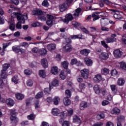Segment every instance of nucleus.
<instances>
[{
  "label": "nucleus",
  "instance_id": "nucleus-50",
  "mask_svg": "<svg viewBox=\"0 0 126 126\" xmlns=\"http://www.w3.org/2000/svg\"><path fill=\"white\" fill-rule=\"evenodd\" d=\"M65 95L67 98H69L71 96V92L69 90H67L65 91Z\"/></svg>",
  "mask_w": 126,
  "mask_h": 126
},
{
  "label": "nucleus",
  "instance_id": "nucleus-18",
  "mask_svg": "<svg viewBox=\"0 0 126 126\" xmlns=\"http://www.w3.org/2000/svg\"><path fill=\"white\" fill-rule=\"evenodd\" d=\"M125 83H126V81L125 80V79L123 78H120L118 79L117 81V85H118L119 86H123V85H125Z\"/></svg>",
  "mask_w": 126,
  "mask_h": 126
},
{
  "label": "nucleus",
  "instance_id": "nucleus-15",
  "mask_svg": "<svg viewBox=\"0 0 126 126\" xmlns=\"http://www.w3.org/2000/svg\"><path fill=\"white\" fill-rule=\"evenodd\" d=\"M94 90L95 94L99 95L101 94V90L100 89V87L98 85H95L94 86Z\"/></svg>",
  "mask_w": 126,
  "mask_h": 126
},
{
  "label": "nucleus",
  "instance_id": "nucleus-11",
  "mask_svg": "<svg viewBox=\"0 0 126 126\" xmlns=\"http://www.w3.org/2000/svg\"><path fill=\"white\" fill-rule=\"evenodd\" d=\"M47 48L48 51H50V52H53V51H55V50H56L57 45L55 43H52L47 45Z\"/></svg>",
  "mask_w": 126,
  "mask_h": 126
},
{
  "label": "nucleus",
  "instance_id": "nucleus-63",
  "mask_svg": "<svg viewBox=\"0 0 126 126\" xmlns=\"http://www.w3.org/2000/svg\"><path fill=\"white\" fill-rule=\"evenodd\" d=\"M77 63V60H76V59H73L71 60V62L70 63L73 65V64H76Z\"/></svg>",
  "mask_w": 126,
  "mask_h": 126
},
{
  "label": "nucleus",
  "instance_id": "nucleus-2",
  "mask_svg": "<svg viewBox=\"0 0 126 126\" xmlns=\"http://www.w3.org/2000/svg\"><path fill=\"white\" fill-rule=\"evenodd\" d=\"M32 15H39L38 19L41 21H46V17L43 14V11L41 10H33L32 12Z\"/></svg>",
  "mask_w": 126,
  "mask_h": 126
},
{
  "label": "nucleus",
  "instance_id": "nucleus-44",
  "mask_svg": "<svg viewBox=\"0 0 126 126\" xmlns=\"http://www.w3.org/2000/svg\"><path fill=\"white\" fill-rule=\"evenodd\" d=\"M61 119L59 120L60 124H63L64 122V115H63V113H61L60 115Z\"/></svg>",
  "mask_w": 126,
  "mask_h": 126
},
{
  "label": "nucleus",
  "instance_id": "nucleus-37",
  "mask_svg": "<svg viewBox=\"0 0 126 126\" xmlns=\"http://www.w3.org/2000/svg\"><path fill=\"white\" fill-rule=\"evenodd\" d=\"M39 76L42 78H45L46 77V71L44 70H39Z\"/></svg>",
  "mask_w": 126,
  "mask_h": 126
},
{
  "label": "nucleus",
  "instance_id": "nucleus-45",
  "mask_svg": "<svg viewBox=\"0 0 126 126\" xmlns=\"http://www.w3.org/2000/svg\"><path fill=\"white\" fill-rule=\"evenodd\" d=\"M117 120L119 123H120V122H123V121H125V116L120 115L119 116H118Z\"/></svg>",
  "mask_w": 126,
  "mask_h": 126
},
{
  "label": "nucleus",
  "instance_id": "nucleus-25",
  "mask_svg": "<svg viewBox=\"0 0 126 126\" xmlns=\"http://www.w3.org/2000/svg\"><path fill=\"white\" fill-rule=\"evenodd\" d=\"M52 114L54 116H58L59 114H61V111L58 108H53L52 111Z\"/></svg>",
  "mask_w": 126,
  "mask_h": 126
},
{
  "label": "nucleus",
  "instance_id": "nucleus-23",
  "mask_svg": "<svg viewBox=\"0 0 126 126\" xmlns=\"http://www.w3.org/2000/svg\"><path fill=\"white\" fill-rule=\"evenodd\" d=\"M100 58L101 60H107L109 58V54L107 53L103 52L100 54Z\"/></svg>",
  "mask_w": 126,
  "mask_h": 126
},
{
  "label": "nucleus",
  "instance_id": "nucleus-55",
  "mask_svg": "<svg viewBox=\"0 0 126 126\" xmlns=\"http://www.w3.org/2000/svg\"><path fill=\"white\" fill-rule=\"evenodd\" d=\"M27 118L28 120H34L35 119V115L33 114H30L28 116Z\"/></svg>",
  "mask_w": 126,
  "mask_h": 126
},
{
  "label": "nucleus",
  "instance_id": "nucleus-4",
  "mask_svg": "<svg viewBox=\"0 0 126 126\" xmlns=\"http://www.w3.org/2000/svg\"><path fill=\"white\" fill-rule=\"evenodd\" d=\"M47 18L48 20L46 22V24L48 26H50V27H52L53 26V24H54V20L56 19L55 16L51 15H47Z\"/></svg>",
  "mask_w": 126,
  "mask_h": 126
},
{
  "label": "nucleus",
  "instance_id": "nucleus-61",
  "mask_svg": "<svg viewBox=\"0 0 126 126\" xmlns=\"http://www.w3.org/2000/svg\"><path fill=\"white\" fill-rule=\"evenodd\" d=\"M92 126H103V123L102 122H97L94 123Z\"/></svg>",
  "mask_w": 126,
  "mask_h": 126
},
{
  "label": "nucleus",
  "instance_id": "nucleus-27",
  "mask_svg": "<svg viewBox=\"0 0 126 126\" xmlns=\"http://www.w3.org/2000/svg\"><path fill=\"white\" fill-rule=\"evenodd\" d=\"M41 64L44 67V68H47L48 67V61L45 59H43L41 60Z\"/></svg>",
  "mask_w": 126,
  "mask_h": 126
},
{
  "label": "nucleus",
  "instance_id": "nucleus-33",
  "mask_svg": "<svg viewBox=\"0 0 126 126\" xmlns=\"http://www.w3.org/2000/svg\"><path fill=\"white\" fill-rule=\"evenodd\" d=\"M6 103L7 105H9V106H13V105H14V101L11 98L7 99L6 101Z\"/></svg>",
  "mask_w": 126,
  "mask_h": 126
},
{
  "label": "nucleus",
  "instance_id": "nucleus-42",
  "mask_svg": "<svg viewBox=\"0 0 126 126\" xmlns=\"http://www.w3.org/2000/svg\"><path fill=\"white\" fill-rule=\"evenodd\" d=\"M10 66V65L9 64L5 63L3 65V69L2 71H6L7 69H8V67Z\"/></svg>",
  "mask_w": 126,
  "mask_h": 126
},
{
  "label": "nucleus",
  "instance_id": "nucleus-31",
  "mask_svg": "<svg viewBox=\"0 0 126 126\" xmlns=\"http://www.w3.org/2000/svg\"><path fill=\"white\" fill-rule=\"evenodd\" d=\"M39 53L41 56H46L48 53V51H47L45 49L43 48L39 50Z\"/></svg>",
  "mask_w": 126,
  "mask_h": 126
},
{
  "label": "nucleus",
  "instance_id": "nucleus-56",
  "mask_svg": "<svg viewBox=\"0 0 126 126\" xmlns=\"http://www.w3.org/2000/svg\"><path fill=\"white\" fill-rule=\"evenodd\" d=\"M101 44L103 47L105 48L106 49H108L109 48V46H108V44H106V42L104 41H101Z\"/></svg>",
  "mask_w": 126,
  "mask_h": 126
},
{
  "label": "nucleus",
  "instance_id": "nucleus-19",
  "mask_svg": "<svg viewBox=\"0 0 126 126\" xmlns=\"http://www.w3.org/2000/svg\"><path fill=\"white\" fill-rule=\"evenodd\" d=\"M63 103L65 106H69V105H70L71 101L68 97H65L63 99Z\"/></svg>",
  "mask_w": 126,
  "mask_h": 126
},
{
  "label": "nucleus",
  "instance_id": "nucleus-14",
  "mask_svg": "<svg viewBox=\"0 0 126 126\" xmlns=\"http://www.w3.org/2000/svg\"><path fill=\"white\" fill-rule=\"evenodd\" d=\"M94 82L99 83V82L102 80V76L100 74L95 75L94 78Z\"/></svg>",
  "mask_w": 126,
  "mask_h": 126
},
{
  "label": "nucleus",
  "instance_id": "nucleus-8",
  "mask_svg": "<svg viewBox=\"0 0 126 126\" xmlns=\"http://www.w3.org/2000/svg\"><path fill=\"white\" fill-rule=\"evenodd\" d=\"M113 55L115 58L119 59L121 58L123 55H124V53L122 52V51L117 49L114 51Z\"/></svg>",
  "mask_w": 126,
  "mask_h": 126
},
{
  "label": "nucleus",
  "instance_id": "nucleus-49",
  "mask_svg": "<svg viewBox=\"0 0 126 126\" xmlns=\"http://www.w3.org/2000/svg\"><path fill=\"white\" fill-rule=\"evenodd\" d=\"M24 73L27 75H30V74H32V71L30 69H27L24 70Z\"/></svg>",
  "mask_w": 126,
  "mask_h": 126
},
{
  "label": "nucleus",
  "instance_id": "nucleus-51",
  "mask_svg": "<svg viewBox=\"0 0 126 126\" xmlns=\"http://www.w3.org/2000/svg\"><path fill=\"white\" fill-rule=\"evenodd\" d=\"M120 66L121 68L124 70H126V63L125 62H122L120 64Z\"/></svg>",
  "mask_w": 126,
  "mask_h": 126
},
{
  "label": "nucleus",
  "instance_id": "nucleus-43",
  "mask_svg": "<svg viewBox=\"0 0 126 126\" xmlns=\"http://www.w3.org/2000/svg\"><path fill=\"white\" fill-rule=\"evenodd\" d=\"M62 64L65 69H66L68 67V63L66 61H64L62 63Z\"/></svg>",
  "mask_w": 126,
  "mask_h": 126
},
{
  "label": "nucleus",
  "instance_id": "nucleus-57",
  "mask_svg": "<svg viewBox=\"0 0 126 126\" xmlns=\"http://www.w3.org/2000/svg\"><path fill=\"white\" fill-rule=\"evenodd\" d=\"M104 118H105L104 114H98L96 116V119L98 120H101V119H104Z\"/></svg>",
  "mask_w": 126,
  "mask_h": 126
},
{
  "label": "nucleus",
  "instance_id": "nucleus-29",
  "mask_svg": "<svg viewBox=\"0 0 126 126\" xmlns=\"http://www.w3.org/2000/svg\"><path fill=\"white\" fill-rule=\"evenodd\" d=\"M81 12V8H78L76 9L73 14L74 16H79V15L80 14V13Z\"/></svg>",
  "mask_w": 126,
  "mask_h": 126
},
{
  "label": "nucleus",
  "instance_id": "nucleus-7",
  "mask_svg": "<svg viewBox=\"0 0 126 126\" xmlns=\"http://www.w3.org/2000/svg\"><path fill=\"white\" fill-rule=\"evenodd\" d=\"M81 73L83 78L87 79V78H88V76L89 75V70L87 69H82L81 70Z\"/></svg>",
  "mask_w": 126,
  "mask_h": 126
},
{
  "label": "nucleus",
  "instance_id": "nucleus-53",
  "mask_svg": "<svg viewBox=\"0 0 126 126\" xmlns=\"http://www.w3.org/2000/svg\"><path fill=\"white\" fill-rule=\"evenodd\" d=\"M27 86H29L31 87V86H33V81L32 80H28L27 81Z\"/></svg>",
  "mask_w": 126,
  "mask_h": 126
},
{
  "label": "nucleus",
  "instance_id": "nucleus-17",
  "mask_svg": "<svg viewBox=\"0 0 126 126\" xmlns=\"http://www.w3.org/2000/svg\"><path fill=\"white\" fill-rule=\"evenodd\" d=\"M89 54H90V50L89 49H83L80 51V54L86 57H87Z\"/></svg>",
  "mask_w": 126,
  "mask_h": 126
},
{
  "label": "nucleus",
  "instance_id": "nucleus-21",
  "mask_svg": "<svg viewBox=\"0 0 126 126\" xmlns=\"http://www.w3.org/2000/svg\"><path fill=\"white\" fill-rule=\"evenodd\" d=\"M51 73H52V74L56 75L59 72L58 67H57L56 66L52 67L51 68Z\"/></svg>",
  "mask_w": 126,
  "mask_h": 126
},
{
  "label": "nucleus",
  "instance_id": "nucleus-38",
  "mask_svg": "<svg viewBox=\"0 0 126 126\" xmlns=\"http://www.w3.org/2000/svg\"><path fill=\"white\" fill-rule=\"evenodd\" d=\"M16 97L18 100H22V99L24 98V95L21 94H17Z\"/></svg>",
  "mask_w": 126,
  "mask_h": 126
},
{
  "label": "nucleus",
  "instance_id": "nucleus-54",
  "mask_svg": "<svg viewBox=\"0 0 126 126\" xmlns=\"http://www.w3.org/2000/svg\"><path fill=\"white\" fill-rule=\"evenodd\" d=\"M39 51H40V50L38 49V48L37 47H34L32 50V53H34V54H37V53H39Z\"/></svg>",
  "mask_w": 126,
  "mask_h": 126
},
{
  "label": "nucleus",
  "instance_id": "nucleus-32",
  "mask_svg": "<svg viewBox=\"0 0 126 126\" xmlns=\"http://www.w3.org/2000/svg\"><path fill=\"white\" fill-rule=\"evenodd\" d=\"M53 86H58L60 84V81L58 78H55L52 83Z\"/></svg>",
  "mask_w": 126,
  "mask_h": 126
},
{
  "label": "nucleus",
  "instance_id": "nucleus-36",
  "mask_svg": "<svg viewBox=\"0 0 126 126\" xmlns=\"http://www.w3.org/2000/svg\"><path fill=\"white\" fill-rule=\"evenodd\" d=\"M20 47L17 46H13L12 49L13 51V52H15V53H16L17 54H18L19 53V51H20V48H19Z\"/></svg>",
  "mask_w": 126,
  "mask_h": 126
},
{
  "label": "nucleus",
  "instance_id": "nucleus-5",
  "mask_svg": "<svg viewBox=\"0 0 126 126\" xmlns=\"http://www.w3.org/2000/svg\"><path fill=\"white\" fill-rule=\"evenodd\" d=\"M101 93L109 101H112V100H113V95L111 94V93L103 90L102 91Z\"/></svg>",
  "mask_w": 126,
  "mask_h": 126
},
{
  "label": "nucleus",
  "instance_id": "nucleus-46",
  "mask_svg": "<svg viewBox=\"0 0 126 126\" xmlns=\"http://www.w3.org/2000/svg\"><path fill=\"white\" fill-rule=\"evenodd\" d=\"M41 25H42V24L38 22H36L35 23H33L32 24V27H37L39 26H41Z\"/></svg>",
  "mask_w": 126,
  "mask_h": 126
},
{
  "label": "nucleus",
  "instance_id": "nucleus-16",
  "mask_svg": "<svg viewBox=\"0 0 126 126\" xmlns=\"http://www.w3.org/2000/svg\"><path fill=\"white\" fill-rule=\"evenodd\" d=\"M121 113V110L119 108L115 107L113 108L111 111V114L112 115H119Z\"/></svg>",
  "mask_w": 126,
  "mask_h": 126
},
{
  "label": "nucleus",
  "instance_id": "nucleus-62",
  "mask_svg": "<svg viewBox=\"0 0 126 126\" xmlns=\"http://www.w3.org/2000/svg\"><path fill=\"white\" fill-rule=\"evenodd\" d=\"M101 30H102V31H109L110 29L108 28L107 27H105L104 26H102L101 27Z\"/></svg>",
  "mask_w": 126,
  "mask_h": 126
},
{
  "label": "nucleus",
  "instance_id": "nucleus-1",
  "mask_svg": "<svg viewBox=\"0 0 126 126\" xmlns=\"http://www.w3.org/2000/svg\"><path fill=\"white\" fill-rule=\"evenodd\" d=\"M11 19L13 20V18H17L18 22L16 25L17 29H21L22 26L21 23H25V21L28 19V16L27 14H24V15L20 14L18 13L13 12L11 14Z\"/></svg>",
  "mask_w": 126,
  "mask_h": 126
},
{
  "label": "nucleus",
  "instance_id": "nucleus-3",
  "mask_svg": "<svg viewBox=\"0 0 126 126\" xmlns=\"http://www.w3.org/2000/svg\"><path fill=\"white\" fill-rule=\"evenodd\" d=\"M11 117L10 118L12 124H16L18 122V119L16 118V110L15 109H11L10 110Z\"/></svg>",
  "mask_w": 126,
  "mask_h": 126
},
{
  "label": "nucleus",
  "instance_id": "nucleus-28",
  "mask_svg": "<svg viewBox=\"0 0 126 126\" xmlns=\"http://www.w3.org/2000/svg\"><path fill=\"white\" fill-rule=\"evenodd\" d=\"M71 39H73V40H75L76 39H83V35L82 34H79L78 35H74L71 36Z\"/></svg>",
  "mask_w": 126,
  "mask_h": 126
},
{
  "label": "nucleus",
  "instance_id": "nucleus-12",
  "mask_svg": "<svg viewBox=\"0 0 126 126\" xmlns=\"http://www.w3.org/2000/svg\"><path fill=\"white\" fill-rule=\"evenodd\" d=\"M84 62L88 66H91L93 64L92 60L87 57L84 58Z\"/></svg>",
  "mask_w": 126,
  "mask_h": 126
},
{
  "label": "nucleus",
  "instance_id": "nucleus-24",
  "mask_svg": "<svg viewBox=\"0 0 126 126\" xmlns=\"http://www.w3.org/2000/svg\"><path fill=\"white\" fill-rule=\"evenodd\" d=\"M73 123H75V124H80V118L79 117L75 115L73 117Z\"/></svg>",
  "mask_w": 126,
  "mask_h": 126
},
{
  "label": "nucleus",
  "instance_id": "nucleus-35",
  "mask_svg": "<svg viewBox=\"0 0 126 126\" xmlns=\"http://www.w3.org/2000/svg\"><path fill=\"white\" fill-rule=\"evenodd\" d=\"M12 81L15 84H17L19 81V78H18V76H14L12 78Z\"/></svg>",
  "mask_w": 126,
  "mask_h": 126
},
{
  "label": "nucleus",
  "instance_id": "nucleus-60",
  "mask_svg": "<svg viewBox=\"0 0 126 126\" xmlns=\"http://www.w3.org/2000/svg\"><path fill=\"white\" fill-rule=\"evenodd\" d=\"M79 87L81 90H84L85 89V84H80Z\"/></svg>",
  "mask_w": 126,
  "mask_h": 126
},
{
  "label": "nucleus",
  "instance_id": "nucleus-40",
  "mask_svg": "<svg viewBox=\"0 0 126 126\" xmlns=\"http://www.w3.org/2000/svg\"><path fill=\"white\" fill-rule=\"evenodd\" d=\"M43 95H44V93H43V92H40L37 94L35 97L36 99H40V98L43 97Z\"/></svg>",
  "mask_w": 126,
  "mask_h": 126
},
{
  "label": "nucleus",
  "instance_id": "nucleus-22",
  "mask_svg": "<svg viewBox=\"0 0 126 126\" xmlns=\"http://www.w3.org/2000/svg\"><path fill=\"white\" fill-rule=\"evenodd\" d=\"M105 42L107 44L110 43H114V42H117V38L111 37L107 38L105 39Z\"/></svg>",
  "mask_w": 126,
  "mask_h": 126
},
{
  "label": "nucleus",
  "instance_id": "nucleus-64",
  "mask_svg": "<svg viewBox=\"0 0 126 126\" xmlns=\"http://www.w3.org/2000/svg\"><path fill=\"white\" fill-rule=\"evenodd\" d=\"M62 126H69V122L67 121H64L63 124Z\"/></svg>",
  "mask_w": 126,
  "mask_h": 126
},
{
  "label": "nucleus",
  "instance_id": "nucleus-13",
  "mask_svg": "<svg viewBox=\"0 0 126 126\" xmlns=\"http://www.w3.org/2000/svg\"><path fill=\"white\" fill-rule=\"evenodd\" d=\"M89 105L87 104V102L85 101H82L80 104V110H83L87 107H89Z\"/></svg>",
  "mask_w": 126,
  "mask_h": 126
},
{
  "label": "nucleus",
  "instance_id": "nucleus-58",
  "mask_svg": "<svg viewBox=\"0 0 126 126\" xmlns=\"http://www.w3.org/2000/svg\"><path fill=\"white\" fill-rule=\"evenodd\" d=\"M72 25L74 26V27L77 28L78 26H80V24L77 22H73Z\"/></svg>",
  "mask_w": 126,
  "mask_h": 126
},
{
  "label": "nucleus",
  "instance_id": "nucleus-41",
  "mask_svg": "<svg viewBox=\"0 0 126 126\" xmlns=\"http://www.w3.org/2000/svg\"><path fill=\"white\" fill-rule=\"evenodd\" d=\"M1 77L3 79H5V78L7 77V74H6V72H5V71H1Z\"/></svg>",
  "mask_w": 126,
  "mask_h": 126
},
{
  "label": "nucleus",
  "instance_id": "nucleus-48",
  "mask_svg": "<svg viewBox=\"0 0 126 126\" xmlns=\"http://www.w3.org/2000/svg\"><path fill=\"white\" fill-rule=\"evenodd\" d=\"M42 5H43V6H45V7H48V6L49 5L48 0H44L42 3Z\"/></svg>",
  "mask_w": 126,
  "mask_h": 126
},
{
  "label": "nucleus",
  "instance_id": "nucleus-6",
  "mask_svg": "<svg viewBox=\"0 0 126 126\" xmlns=\"http://www.w3.org/2000/svg\"><path fill=\"white\" fill-rule=\"evenodd\" d=\"M73 19V17L72 16V15L71 14H67L65 15L64 19H62V21L63 22H64V23H66L67 24L69 21H71Z\"/></svg>",
  "mask_w": 126,
  "mask_h": 126
},
{
  "label": "nucleus",
  "instance_id": "nucleus-39",
  "mask_svg": "<svg viewBox=\"0 0 126 126\" xmlns=\"http://www.w3.org/2000/svg\"><path fill=\"white\" fill-rule=\"evenodd\" d=\"M109 72H110V70L107 68H104L101 70L102 74H109Z\"/></svg>",
  "mask_w": 126,
  "mask_h": 126
},
{
  "label": "nucleus",
  "instance_id": "nucleus-9",
  "mask_svg": "<svg viewBox=\"0 0 126 126\" xmlns=\"http://www.w3.org/2000/svg\"><path fill=\"white\" fill-rule=\"evenodd\" d=\"M68 7V4L67 3H63L59 5V9L61 12H63V11H65L66 9Z\"/></svg>",
  "mask_w": 126,
  "mask_h": 126
},
{
  "label": "nucleus",
  "instance_id": "nucleus-47",
  "mask_svg": "<svg viewBox=\"0 0 126 126\" xmlns=\"http://www.w3.org/2000/svg\"><path fill=\"white\" fill-rule=\"evenodd\" d=\"M60 78L61 79H63V80L65 79V75H64V71H62L61 72V73L60 74Z\"/></svg>",
  "mask_w": 126,
  "mask_h": 126
},
{
  "label": "nucleus",
  "instance_id": "nucleus-26",
  "mask_svg": "<svg viewBox=\"0 0 126 126\" xmlns=\"http://www.w3.org/2000/svg\"><path fill=\"white\" fill-rule=\"evenodd\" d=\"M114 17L116 19H123V15L120 12L115 13L114 14Z\"/></svg>",
  "mask_w": 126,
  "mask_h": 126
},
{
  "label": "nucleus",
  "instance_id": "nucleus-59",
  "mask_svg": "<svg viewBox=\"0 0 126 126\" xmlns=\"http://www.w3.org/2000/svg\"><path fill=\"white\" fill-rule=\"evenodd\" d=\"M117 74H118V71H117V70H112L111 75L112 76H115V75H117Z\"/></svg>",
  "mask_w": 126,
  "mask_h": 126
},
{
  "label": "nucleus",
  "instance_id": "nucleus-30",
  "mask_svg": "<svg viewBox=\"0 0 126 126\" xmlns=\"http://www.w3.org/2000/svg\"><path fill=\"white\" fill-rule=\"evenodd\" d=\"M60 101H61V99L59 96H55L53 98V103L54 105H59V103H60Z\"/></svg>",
  "mask_w": 126,
  "mask_h": 126
},
{
  "label": "nucleus",
  "instance_id": "nucleus-52",
  "mask_svg": "<svg viewBox=\"0 0 126 126\" xmlns=\"http://www.w3.org/2000/svg\"><path fill=\"white\" fill-rule=\"evenodd\" d=\"M19 47H29V44H28V43L25 42H22L20 44Z\"/></svg>",
  "mask_w": 126,
  "mask_h": 126
},
{
  "label": "nucleus",
  "instance_id": "nucleus-10",
  "mask_svg": "<svg viewBox=\"0 0 126 126\" xmlns=\"http://www.w3.org/2000/svg\"><path fill=\"white\" fill-rule=\"evenodd\" d=\"M63 51L65 53L71 52V51H72V46H71L69 44H66L63 47Z\"/></svg>",
  "mask_w": 126,
  "mask_h": 126
},
{
  "label": "nucleus",
  "instance_id": "nucleus-20",
  "mask_svg": "<svg viewBox=\"0 0 126 126\" xmlns=\"http://www.w3.org/2000/svg\"><path fill=\"white\" fill-rule=\"evenodd\" d=\"M100 23L102 25L107 26V25L109 24V20L107 18H102L101 19H100Z\"/></svg>",
  "mask_w": 126,
  "mask_h": 126
},
{
  "label": "nucleus",
  "instance_id": "nucleus-34",
  "mask_svg": "<svg viewBox=\"0 0 126 126\" xmlns=\"http://www.w3.org/2000/svg\"><path fill=\"white\" fill-rule=\"evenodd\" d=\"M110 88H111L112 91H113L115 94H117V92L118 91L116 90L117 89V85H110Z\"/></svg>",
  "mask_w": 126,
  "mask_h": 126
}]
</instances>
